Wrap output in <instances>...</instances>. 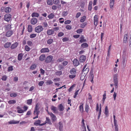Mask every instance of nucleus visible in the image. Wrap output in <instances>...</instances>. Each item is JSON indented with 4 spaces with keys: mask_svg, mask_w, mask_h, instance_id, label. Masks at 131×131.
I'll list each match as a JSON object with an SVG mask.
<instances>
[{
    "mask_svg": "<svg viewBox=\"0 0 131 131\" xmlns=\"http://www.w3.org/2000/svg\"><path fill=\"white\" fill-rule=\"evenodd\" d=\"M70 73L71 74L69 75L70 78L73 79L76 77L77 72L75 68H73L71 69L70 71Z\"/></svg>",
    "mask_w": 131,
    "mask_h": 131,
    "instance_id": "1",
    "label": "nucleus"
},
{
    "mask_svg": "<svg viewBox=\"0 0 131 131\" xmlns=\"http://www.w3.org/2000/svg\"><path fill=\"white\" fill-rule=\"evenodd\" d=\"M118 74H116L113 75V79L114 82V85L116 88H117L118 87V80L117 79Z\"/></svg>",
    "mask_w": 131,
    "mask_h": 131,
    "instance_id": "2",
    "label": "nucleus"
},
{
    "mask_svg": "<svg viewBox=\"0 0 131 131\" xmlns=\"http://www.w3.org/2000/svg\"><path fill=\"white\" fill-rule=\"evenodd\" d=\"M23 25L21 23L20 25L19 29L18 31V34H20V35H22L24 31L25 26H24L22 27Z\"/></svg>",
    "mask_w": 131,
    "mask_h": 131,
    "instance_id": "3",
    "label": "nucleus"
},
{
    "mask_svg": "<svg viewBox=\"0 0 131 131\" xmlns=\"http://www.w3.org/2000/svg\"><path fill=\"white\" fill-rule=\"evenodd\" d=\"M88 64H89L86 63L84 66L83 68L82 72V73H84V74H87L89 71V68L88 66H87Z\"/></svg>",
    "mask_w": 131,
    "mask_h": 131,
    "instance_id": "4",
    "label": "nucleus"
},
{
    "mask_svg": "<svg viewBox=\"0 0 131 131\" xmlns=\"http://www.w3.org/2000/svg\"><path fill=\"white\" fill-rule=\"evenodd\" d=\"M43 28L41 26H38L35 27V31L37 33H39L42 31Z\"/></svg>",
    "mask_w": 131,
    "mask_h": 131,
    "instance_id": "5",
    "label": "nucleus"
},
{
    "mask_svg": "<svg viewBox=\"0 0 131 131\" xmlns=\"http://www.w3.org/2000/svg\"><path fill=\"white\" fill-rule=\"evenodd\" d=\"M39 105V104L38 103H37L36 104L34 111V115L35 114V113L39 114L40 112V111L39 110L40 109Z\"/></svg>",
    "mask_w": 131,
    "mask_h": 131,
    "instance_id": "6",
    "label": "nucleus"
},
{
    "mask_svg": "<svg viewBox=\"0 0 131 131\" xmlns=\"http://www.w3.org/2000/svg\"><path fill=\"white\" fill-rule=\"evenodd\" d=\"M53 59V57L52 55H49L46 58L45 62L47 63L51 62Z\"/></svg>",
    "mask_w": 131,
    "mask_h": 131,
    "instance_id": "7",
    "label": "nucleus"
},
{
    "mask_svg": "<svg viewBox=\"0 0 131 131\" xmlns=\"http://www.w3.org/2000/svg\"><path fill=\"white\" fill-rule=\"evenodd\" d=\"M11 18V15L9 14H6L4 16V19L5 20L9 21Z\"/></svg>",
    "mask_w": 131,
    "mask_h": 131,
    "instance_id": "8",
    "label": "nucleus"
},
{
    "mask_svg": "<svg viewBox=\"0 0 131 131\" xmlns=\"http://www.w3.org/2000/svg\"><path fill=\"white\" fill-rule=\"evenodd\" d=\"M99 19L98 16L97 15H95L94 17V24L96 26L98 24Z\"/></svg>",
    "mask_w": 131,
    "mask_h": 131,
    "instance_id": "9",
    "label": "nucleus"
},
{
    "mask_svg": "<svg viewBox=\"0 0 131 131\" xmlns=\"http://www.w3.org/2000/svg\"><path fill=\"white\" fill-rule=\"evenodd\" d=\"M38 22L37 18L35 17H33L30 20V23L32 25L36 24Z\"/></svg>",
    "mask_w": 131,
    "mask_h": 131,
    "instance_id": "10",
    "label": "nucleus"
},
{
    "mask_svg": "<svg viewBox=\"0 0 131 131\" xmlns=\"http://www.w3.org/2000/svg\"><path fill=\"white\" fill-rule=\"evenodd\" d=\"M86 59V57L84 55H82L80 56L79 59V60L80 62H84Z\"/></svg>",
    "mask_w": 131,
    "mask_h": 131,
    "instance_id": "11",
    "label": "nucleus"
},
{
    "mask_svg": "<svg viewBox=\"0 0 131 131\" xmlns=\"http://www.w3.org/2000/svg\"><path fill=\"white\" fill-rule=\"evenodd\" d=\"M41 121L40 120L36 121L34 123V124L36 126H42L45 125V124H40Z\"/></svg>",
    "mask_w": 131,
    "mask_h": 131,
    "instance_id": "12",
    "label": "nucleus"
},
{
    "mask_svg": "<svg viewBox=\"0 0 131 131\" xmlns=\"http://www.w3.org/2000/svg\"><path fill=\"white\" fill-rule=\"evenodd\" d=\"M73 62V64L74 66H77L80 64L79 60L77 59H75Z\"/></svg>",
    "mask_w": 131,
    "mask_h": 131,
    "instance_id": "13",
    "label": "nucleus"
},
{
    "mask_svg": "<svg viewBox=\"0 0 131 131\" xmlns=\"http://www.w3.org/2000/svg\"><path fill=\"white\" fill-rule=\"evenodd\" d=\"M13 34V31L12 30H8L7 31L5 34V36L7 37H10Z\"/></svg>",
    "mask_w": 131,
    "mask_h": 131,
    "instance_id": "14",
    "label": "nucleus"
},
{
    "mask_svg": "<svg viewBox=\"0 0 131 131\" xmlns=\"http://www.w3.org/2000/svg\"><path fill=\"white\" fill-rule=\"evenodd\" d=\"M49 50L48 48H42L40 50L41 53L49 52Z\"/></svg>",
    "mask_w": 131,
    "mask_h": 131,
    "instance_id": "15",
    "label": "nucleus"
},
{
    "mask_svg": "<svg viewBox=\"0 0 131 131\" xmlns=\"http://www.w3.org/2000/svg\"><path fill=\"white\" fill-rule=\"evenodd\" d=\"M54 30L52 29H48L47 31V34L49 35H53L54 34Z\"/></svg>",
    "mask_w": 131,
    "mask_h": 131,
    "instance_id": "16",
    "label": "nucleus"
},
{
    "mask_svg": "<svg viewBox=\"0 0 131 131\" xmlns=\"http://www.w3.org/2000/svg\"><path fill=\"white\" fill-rule=\"evenodd\" d=\"M49 115L51 117V119L53 121H55L56 119V117L55 116L52 112L49 113Z\"/></svg>",
    "mask_w": 131,
    "mask_h": 131,
    "instance_id": "17",
    "label": "nucleus"
},
{
    "mask_svg": "<svg viewBox=\"0 0 131 131\" xmlns=\"http://www.w3.org/2000/svg\"><path fill=\"white\" fill-rule=\"evenodd\" d=\"M128 34H125L124 36L123 43H126L127 42L128 40Z\"/></svg>",
    "mask_w": 131,
    "mask_h": 131,
    "instance_id": "18",
    "label": "nucleus"
},
{
    "mask_svg": "<svg viewBox=\"0 0 131 131\" xmlns=\"http://www.w3.org/2000/svg\"><path fill=\"white\" fill-rule=\"evenodd\" d=\"M115 0H110V8L111 9H113L114 5Z\"/></svg>",
    "mask_w": 131,
    "mask_h": 131,
    "instance_id": "19",
    "label": "nucleus"
},
{
    "mask_svg": "<svg viewBox=\"0 0 131 131\" xmlns=\"http://www.w3.org/2000/svg\"><path fill=\"white\" fill-rule=\"evenodd\" d=\"M46 58L44 54L41 55L39 57V60L41 61H44Z\"/></svg>",
    "mask_w": 131,
    "mask_h": 131,
    "instance_id": "20",
    "label": "nucleus"
},
{
    "mask_svg": "<svg viewBox=\"0 0 131 131\" xmlns=\"http://www.w3.org/2000/svg\"><path fill=\"white\" fill-rule=\"evenodd\" d=\"M94 77V75L93 73H91L90 75L89 78L90 80V81L92 83H93L94 82L93 81V79Z\"/></svg>",
    "mask_w": 131,
    "mask_h": 131,
    "instance_id": "21",
    "label": "nucleus"
},
{
    "mask_svg": "<svg viewBox=\"0 0 131 131\" xmlns=\"http://www.w3.org/2000/svg\"><path fill=\"white\" fill-rule=\"evenodd\" d=\"M18 44L17 42H15L12 44L10 47L12 49H14L17 47L18 45Z\"/></svg>",
    "mask_w": 131,
    "mask_h": 131,
    "instance_id": "22",
    "label": "nucleus"
},
{
    "mask_svg": "<svg viewBox=\"0 0 131 131\" xmlns=\"http://www.w3.org/2000/svg\"><path fill=\"white\" fill-rule=\"evenodd\" d=\"M58 127L60 130V131H62L63 125L61 122H60L59 123Z\"/></svg>",
    "mask_w": 131,
    "mask_h": 131,
    "instance_id": "23",
    "label": "nucleus"
},
{
    "mask_svg": "<svg viewBox=\"0 0 131 131\" xmlns=\"http://www.w3.org/2000/svg\"><path fill=\"white\" fill-rule=\"evenodd\" d=\"M23 56V54L22 53H19L18 56V60L19 61H21V60Z\"/></svg>",
    "mask_w": 131,
    "mask_h": 131,
    "instance_id": "24",
    "label": "nucleus"
},
{
    "mask_svg": "<svg viewBox=\"0 0 131 131\" xmlns=\"http://www.w3.org/2000/svg\"><path fill=\"white\" fill-rule=\"evenodd\" d=\"M58 108L60 111H63L64 109V107L62 104H60L58 105Z\"/></svg>",
    "mask_w": 131,
    "mask_h": 131,
    "instance_id": "25",
    "label": "nucleus"
},
{
    "mask_svg": "<svg viewBox=\"0 0 131 131\" xmlns=\"http://www.w3.org/2000/svg\"><path fill=\"white\" fill-rule=\"evenodd\" d=\"M45 123L43 124H45L46 123L48 124H51V123L50 121V119L48 117H46V120L45 121Z\"/></svg>",
    "mask_w": 131,
    "mask_h": 131,
    "instance_id": "26",
    "label": "nucleus"
},
{
    "mask_svg": "<svg viewBox=\"0 0 131 131\" xmlns=\"http://www.w3.org/2000/svg\"><path fill=\"white\" fill-rule=\"evenodd\" d=\"M4 10L6 13H8L11 11V9L9 7H7L5 8Z\"/></svg>",
    "mask_w": 131,
    "mask_h": 131,
    "instance_id": "27",
    "label": "nucleus"
},
{
    "mask_svg": "<svg viewBox=\"0 0 131 131\" xmlns=\"http://www.w3.org/2000/svg\"><path fill=\"white\" fill-rule=\"evenodd\" d=\"M101 104H100V110L98 114V116L97 119H99L101 116Z\"/></svg>",
    "mask_w": 131,
    "mask_h": 131,
    "instance_id": "28",
    "label": "nucleus"
},
{
    "mask_svg": "<svg viewBox=\"0 0 131 131\" xmlns=\"http://www.w3.org/2000/svg\"><path fill=\"white\" fill-rule=\"evenodd\" d=\"M27 30L29 32H31L32 31V28L31 25H28Z\"/></svg>",
    "mask_w": 131,
    "mask_h": 131,
    "instance_id": "29",
    "label": "nucleus"
},
{
    "mask_svg": "<svg viewBox=\"0 0 131 131\" xmlns=\"http://www.w3.org/2000/svg\"><path fill=\"white\" fill-rule=\"evenodd\" d=\"M11 45V43L10 42H7L5 43L4 46L5 48H8L10 47Z\"/></svg>",
    "mask_w": 131,
    "mask_h": 131,
    "instance_id": "30",
    "label": "nucleus"
},
{
    "mask_svg": "<svg viewBox=\"0 0 131 131\" xmlns=\"http://www.w3.org/2000/svg\"><path fill=\"white\" fill-rule=\"evenodd\" d=\"M39 14L38 13L36 12H34L31 15V16L32 17H39Z\"/></svg>",
    "mask_w": 131,
    "mask_h": 131,
    "instance_id": "31",
    "label": "nucleus"
},
{
    "mask_svg": "<svg viewBox=\"0 0 131 131\" xmlns=\"http://www.w3.org/2000/svg\"><path fill=\"white\" fill-rule=\"evenodd\" d=\"M92 1H90L88 6V10L90 11H91L92 9Z\"/></svg>",
    "mask_w": 131,
    "mask_h": 131,
    "instance_id": "32",
    "label": "nucleus"
},
{
    "mask_svg": "<svg viewBox=\"0 0 131 131\" xmlns=\"http://www.w3.org/2000/svg\"><path fill=\"white\" fill-rule=\"evenodd\" d=\"M111 45H110L109 46L108 48V53L107 54V58H109L110 54V51L111 48Z\"/></svg>",
    "mask_w": 131,
    "mask_h": 131,
    "instance_id": "33",
    "label": "nucleus"
},
{
    "mask_svg": "<svg viewBox=\"0 0 131 131\" xmlns=\"http://www.w3.org/2000/svg\"><path fill=\"white\" fill-rule=\"evenodd\" d=\"M8 123L10 124H18L19 123V121H11L8 122Z\"/></svg>",
    "mask_w": 131,
    "mask_h": 131,
    "instance_id": "34",
    "label": "nucleus"
},
{
    "mask_svg": "<svg viewBox=\"0 0 131 131\" xmlns=\"http://www.w3.org/2000/svg\"><path fill=\"white\" fill-rule=\"evenodd\" d=\"M16 103V101L15 100H11L9 101L8 103L10 104H14Z\"/></svg>",
    "mask_w": 131,
    "mask_h": 131,
    "instance_id": "35",
    "label": "nucleus"
},
{
    "mask_svg": "<svg viewBox=\"0 0 131 131\" xmlns=\"http://www.w3.org/2000/svg\"><path fill=\"white\" fill-rule=\"evenodd\" d=\"M37 67V65L35 64H32L30 67V69L32 70H33L35 69Z\"/></svg>",
    "mask_w": 131,
    "mask_h": 131,
    "instance_id": "36",
    "label": "nucleus"
},
{
    "mask_svg": "<svg viewBox=\"0 0 131 131\" xmlns=\"http://www.w3.org/2000/svg\"><path fill=\"white\" fill-rule=\"evenodd\" d=\"M105 114L107 116L108 113V111L107 106H106L105 108Z\"/></svg>",
    "mask_w": 131,
    "mask_h": 131,
    "instance_id": "37",
    "label": "nucleus"
},
{
    "mask_svg": "<svg viewBox=\"0 0 131 131\" xmlns=\"http://www.w3.org/2000/svg\"><path fill=\"white\" fill-rule=\"evenodd\" d=\"M86 19V17L85 16H84L82 17L80 20V21L81 23H83Z\"/></svg>",
    "mask_w": 131,
    "mask_h": 131,
    "instance_id": "38",
    "label": "nucleus"
},
{
    "mask_svg": "<svg viewBox=\"0 0 131 131\" xmlns=\"http://www.w3.org/2000/svg\"><path fill=\"white\" fill-rule=\"evenodd\" d=\"M88 46V44L86 43H83L81 45V47L83 48L87 47Z\"/></svg>",
    "mask_w": 131,
    "mask_h": 131,
    "instance_id": "39",
    "label": "nucleus"
},
{
    "mask_svg": "<svg viewBox=\"0 0 131 131\" xmlns=\"http://www.w3.org/2000/svg\"><path fill=\"white\" fill-rule=\"evenodd\" d=\"M87 24V23L86 22L83 23L81 24L80 27L82 28H84L86 25Z\"/></svg>",
    "mask_w": 131,
    "mask_h": 131,
    "instance_id": "40",
    "label": "nucleus"
},
{
    "mask_svg": "<svg viewBox=\"0 0 131 131\" xmlns=\"http://www.w3.org/2000/svg\"><path fill=\"white\" fill-rule=\"evenodd\" d=\"M62 74V72L61 71H58L55 73V74L56 75L60 76Z\"/></svg>",
    "mask_w": 131,
    "mask_h": 131,
    "instance_id": "41",
    "label": "nucleus"
},
{
    "mask_svg": "<svg viewBox=\"0 0 131 131\" xmlns=\"http://www.w3.org/2000/svg\"><path fill=\"white\" fill-rule=\"evenodd\" d=\"M53 41V39H50L47 41V43L48 44L50 45L51 44Z\"/></svg>",
    "mask_w": 131,
    "mask_h": 131,
    "instance_id": "42",
    "label": "nucleus"
},
{
    "mask_svg": "<svg viewBox=\"0 0 131 131\" xmlns=\"http://www.w3.org/2000/svg\"><path fill=\"white\" fill-rule=\"evenodd\" d=\"M75 85L74 84H73L69 88V89H68V91L69 92H70L71 91L73 88L75 86Z\"/></svg>",
    "mask_w": 131,
    "mask_h": 131,
    "instance_id": "43",
    "label": "nucleus"
},
{
    "mask_svg": "<svg viewBox=\"0 0 131 131\" xmlns=\"http://www.w3.org/2000/svg\"><path fill=\"white\" fill-rule=\"evenodd\" d=\"M115 131H118L117 123H114Z\"/></svg>",
    "mask_w": 131,
    "mask_h": 131,
    "instance_id": "44",
    "label": "nucleus"
},
{
    "mask_svg": "<svg viewBox=\"0 0 131 131\" xmlns=\"http://www.w3.org/2000/svg\"><path fill=\"white\" fill-rule=\"evenodd\" d=\"M47 4L49 5H52L53 4L52 0H48L47 1Z\"/></svg>",
    "mask_w": 131,
    "mask_h": 131,
    "instance_id": "45",
    "label": "nucleus"
},
{
    "mask_svg": "<svg viewBox=\"0 0 131 131\" xmlns=\"http://www.w3.org/2000/svg\"><path fill=\"white\" fill-rule=\"evenodd\" d=\"M27 44L29 46H31L33 45L32 41L30 40L28 41L27 42Z\"/></svg>",
    "mask_w": 131,
    "mask_h": 131,
    "instance_id": "46",
    "label": "nucleus"
},
{
    "mask_svg": "<svg viewBox=\"0 0 131 131\" xmlns=\"http://www.w3.org/2000/svg\"><path fill=\"white\" fill-rule=\"evenodd\" d=\"M37 34H31L30 36V37L31 38H35Z\"/></svg>",
    "mask_w": 131,
    "mask_h": 131,
    "instance_id": "47",
    "label": "nucleus"
},
{
    "mask_svg": "<svg viewBox=\"0 0 131 131\" xmlns=\"http://www.w3.org/2000/svg\"><path fill=\"white\" fill-rule=\"evenodd\" d=\"M79 110L82 113L83 111V104L80 105L79 106Z\"/></svg>",
    "mask_w": 131,
    "mask_h": 131,
    "instance_id": "48",
    "label": "nucleus"
},
{
    "mask_svg": "<svg viewBox=\"0 0 131 131\" xmlns=\"http://www.w3.org/2000/svg\"><path fill=\"white\" fill-rule=\"evenodd\" d=\"M5 28L7 30L11 28V25L10 24H8L5 26Z\"/></svg>",
    "mask_w": 131,
    "mask_h": 131,
    "instance_id": "49",
    "label": "nucleus"
},
{
    "mask_svg": "<svg viewBox=\"0 0 131 131\" xmlns=\"http://www.w3.org/2000/svg\"><path fill=\"white\" fill-rule=\"evenodd\" d=\"M54 14L51 13L48 16V17L49 19H52L54 17Z\"/></svg>",
    "mask_w": 131,
    "mask_h": 131,
    "instance_id": "50",
    "label": "nucleus"
},
{
    "mask_svg": "<svg viewBox=\"0 0 131 131\" xmlns=\"http://www.w3.org/2000/svg\"><path fill=\"white\" fill-rule=\"evenodd\" d=\"M51 110L53 111L54 112H56L57 111V108L53 106H51Z\"/></svg>",
    "mask_w": 131,
    "mask_h": 131,
    "instance_id": "51",
    "label": "nucleus"
},
{
    "mask_svg": "<svg viewBox=\"0 0 131 131\" xmlns=\"http://www.w3.org/2000/svg\"><path fill=\"white\" fill-rule=\"evenodd\" d=\"M25 50L27 51H29L30 50V48L27 45H26L25 47Z\"/></svg>",
    "mask_w": 131,
    "mask_h": 131,
    "instance_id": "52",
    "label": "nucleus"
},
{
    "mask_svg": "<svg viewBox=\"0 0 131 131\" xmlns=\"http://www.w3.org/2000/svg\"><path fill=\"white\" fill-rule=\"evenodd\" d=\"M17 96V94L15 93H13L10 94V96L11 97H16Z\"/></svg>",
    "mask_w": 131,
    "mask_h": 131,
    "instance_id": "53",
    "label": "nucleus"
},
{
    "mask_svg": "<svg viewBox=\"0 0 131 131\" xmlns=\"http://www.w3.org/2000/svg\"><path fill=\"white\" fill-rule=\"evenodd\" d=\"M83 31V29H78L76 31V32L78 34H80L82 33Z\"/></svg>",
    "mask_w": 131,
    "mask_h": 131,
    "instance_id": "54",
    "label": "nucleus"
},
{
    "mask_svg": "<svg viewBox=\"0 0 131 131\" xmlns=\"http://www.w3.org/2000/svg\"><path fill=\"white\" fill-rule=\"evenodd\" d=\"M53 3L54 4L57 5L60 3V1L59 0H53Z\"/></svg>",
    "mask_w": 131,
    "mask_h": 131,
    "instance_id": "55",
    "label": "nucleus"
},
{
    "mask_svg": "<svg viewBox=\"0 0 131 131\" xmlns=\"http://www.w3.org/2000/svg\"><path fill=\"white\" fill-rule=\"evenodd\" d=\"M106 91H104L105 93L103 95V97L102 99V100L104 102V101L105 99L106 98Z\"/></svg>",
    "mask_w": 131,
    "mask_h": 131,
    "instance_id": "56",
    "label": "nucleus"
},
{
    "mask_svg": "<svg viewBox=\"0 0 131 131\" xmlns=\"http://www.w3.org/2000/svg\"><path fill=\"white\" fill-rule=\"evenodd\" d=\"M7 77L5 75H3L1 78L2 80L3 81H5L7 80Z\"/></svg>",
    "mask_w": 131,
    "mask_h": 131,
    "instance_id": "57",
    "label": "nucleus"
},
{
    "mask_svg": "<svg viewBox=\"0 0 131 131\" xmlns=\"http://www.w3.org/2000/svg\"><path fill=\"white\" fill-rule=\"evenodd\" d=\"M89 107V106L88 105L86 104L85 105V111L87 113H88Z\"/></svg>",
    "mask_w": 131,
    "mask_h": 131,
    "instance_id": "58",
    "label": "nucleus"
},
{
    "mask_svg": "<svg viewBox=\"0 0 131 131\" xmlns=\"http://www.w3.org/2000/svg\"><path fill=\"white\" fill-rule=\"evenodd\" d=\"M66 28L67 30H70L72 29V27L70 25H67L66 27Z\"/></svg>",
    "mask_w": 131,
    "mask_h": 131,
    "instance_id": "59",
    "label": "nucleus"
},
{
    "mask_svg": "<svg viewBox=\"0 0 131 131\" xmlns=\"http://www.w3.org/2000/svg\"><path fill=\"white\" fill-rule=\"evenodd\" d=\"M62 40L63 42H66L69 40V39L67 37H65L63 38Z\"/></svg>",
    "mask_w": 131,
    "mask_h": 131,
    "instance_id": "60",
    "label": "nucleus"
},
{
    "mask_svg": "<svg viewBox=\"0 0 131 131\" xmlns=\"http://www.w3.org/2000/svg\"><path fill=\"white\" fill-rule=\"evenodd\" d=\"M64 19L62 18H60L59 19V21L60 23H62L64 22Z\"/></svg>",
    "mask_w": 131,
    "mask_h": 131,
    "instance_id": "61",
    "label": "nucleus"
},
{
    "mask_svg": "<svg viewBox=\"0 0 131 131\" xmlns=\"http://www.w3.org/2000/svg\"><path fill=\"white\" fill-rule=\"evenodd\" d=\"M13 66H10L8 68V71H12L13 70Z\"/></svg>",
    "mask_w": 131,
    "mask_h": 131,
    "instance_id": "62",
    "label": "nucleus"
},
{
    "mask_svg": "<svg viewBox=\"0 0 131 131\" xmlns=\"http://www.w3.org/2000/svg\"><path fill=\"white\" fill-rule=\"evenodd\" d=\"M53 83L52 81L51 80H48L47 82V84L48 85H50L52 84Z\"/></svg>",
    "mask_w": 131,
    "mask_h": 131,
    "instance_id": "63",
    "label": "nucleus"
},
{
    "mask_svg": "<svg viewBox=\"0 0 131 131\" xmlns=\"http://www.w3.org/2000/svg\"><path fill=\"white\" fill-rule=\"evenodd\" d=\"M17 112L19 113H22L24 112V111L22 109H19L17 111Z\"/></svg>",
    "mask_w": 131,
    "mask_h": 131,
    "instance_id": "64",
    "label": "nucleus"
}]
</instances>
